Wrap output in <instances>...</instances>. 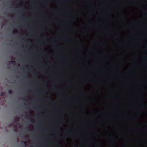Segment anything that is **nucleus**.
<instances>
[{"label":"nucleus","instance_id":"obj_13","mask_svg":"<svg viewBox=\"0 0 147 147\" xmlns=\"http://www.w3.org/2000/svg\"><path fill=\"white\" fill-rule=\"evenodd\" d=\"M24 143L25 144H27V142H26V141H25L24 142Z\"/></svg>","mask_w":147,"mask_h":147},{"label":"nucleus","instance_id":"obj_1","mask_svg":"<svg viewBox=\"0 0 147 147\" xmlns=\"http://www.w3.org/2000/svg\"><path fill=\"white\" fill-rule=\"evenodd\" d=\"M64 30H66L69 29H71L74 30H77L79 29V28L78 27H64L63 28Z\"/></svg>","mask_w":147,"mask_h":147},{"label":"nucleus","instance_id":"obj_20","mask_svg":"<svg viewBox=\"0 0 147 147\" xmlns=\"http://www.w3.org/2000/svg\"><path fill=\"white\" fill-rule=\"evenodd\" d=\"M60 92H62L61 91H60Z\"/></svg>","mask_w":147,"mask_h":147},{"label":"nucleus","instance_id":"obj_14","mask_svg":"<svg viewBox=\"0 0 147 147\" xmlns=\"http://www.w3.org/2000/svg\"><path fill=\"white\" fill-rule=\"evenodd\" d=\"M22 26V25H20V26H18V27H20V26Z\"/></svg>","mask_w":147,"mask_h":147},{"label":"nucleus","instance_id":"obj_4","mask_svg":"<svg viewBox=\"0 0 147 147\" xmlns=\"http://www.w3.org/2000/svg\"><path fill=\"white\" fill-rule=\"evenodd\" d=\"M123 28L125 29H128L129 28V26L127 25H124L123 26Z\"/></svg>","mask_w":147,"mask_h":147},{"label":"nucleus","instance_id":"obj_15","mask_svg":"<svg viewBox=\"0 0 147 147\" xmlns=\"http://www.w3.org/2000/svg\"><path fill=\"white\" fill-rule=\"evenodd\" d=\"M129 73H131V71H129Z\"/></svg>","mask_w":147,"mask_h":147},{"label":"nucleus","instance_id":"obj_6","mask_svg":"<svg viewBox=\"0 0 147 147\" xmlns=\"http://www.w3.org/2000/svg\"><path fill=\"white\" fill-rule=\"evenodd\" d=\"M5 95V93L4 92H2L1 93L0 95L1 96H3Z\"/></svg>","mask_w":147,"mask_h":147},{"label":"nucleus","instance_id":"obj_17","mask_svg":"<svg viewBox=\"0 0 147 147\" xmlns=\"http://www.w3.org/2000/svg\"><path fill=\"white\" fill-rule=\"evenodd\" d=\"M26 137H27V136H25V138H26Z\"/></svg>","mask_w":147,"mask_h":147},{"label":"nucleus","instance_id":"obj_9","mask_svg":"<svg viewBox=\"0 0 147 147\" xmlns=\"http://www.w3.org/2000/svg\"><path fill=\"white\" fill-rule=\"evenodd\" d=\"M30 121L32 123H33L34 122V121L33 120L30 119Z\"/></svg>","mask_w":147,"mask_h":147},{"label":"nucleus","instance_id":"obj_11","mask_svg":"<svg viewBox=\"0 0 147 147\" xmlns=\"http://www.w3.org/2000/svg\"><path fill=\"white\" fill-rule=\"evenodd\" d=\"M108 31L109 32H111L112 31V29H109L108 30Z\"/></svg>","mask_w":147,"mask_h":147},{"label":"nucleus","instance_id":"obj_18","mask_svg":"<svg viewBox=\"0 0 147 147\" xmlns=\"http://www.w3.org/2000/svg\"><path fill=\"white\" fill-rule=\"evenodd\" d=\"M42 30H43V28H42Z\"/></svg>","mask_w":147,"mask_h":147},{"label":"nucleus","instance_id":"obj_10","mask_svg":"<svg viewBox=\"0 0 147 147\" xmlns=\"http://www.w3.org/2000/svg\"><path fill=\"white\" fill-rule=\"evenodd\" d=\"M30 30H31V31H33V29L32 28H31L30 29Z\"/></svg>","mask_w":147,"mask_h":147},{"label":"nucleus","instance_id":"obj_3","mask_svg":"<svg viewBox=\"0 0 147 147\" xmlns=\"http://www.w3.org/2000/svg\"><path fill=\"white\" fill-rule=\"evenodd\" d=\"M18 129V126L17 125H14V130L16 132L17 131Z\"/></svg>","mask_w":147,"mask_h":147},{"label":"nucleus","instance_id":"obj_21","mask_svg":"<svg viewBox=\"0 0 147 147\" xmlns=\"http://www.w3.org/2000/svg\"><path fill=\"white\" fill-rule=\"evenodd\" d=\"M132 119H134V118Z\"/></svg>","mask_w":147,"mask_h":147},{"label":"nucleus","instance_id":"obj_2","mask_svg":"<svg viewBox=\"0 0 147 147\" xmlns=\"http://www.w3.org/2000/svg\"><path fill=\"white\" fill-rule=\"evenodd\" d=\"M19 121V118H16L14 121V123L16 124H17V123Z\"/></svg>","mask_w":147,"mask_h":147},{"label":"nucleus","instance_id":"obj_5","mask_svg":"<svg viewBox=\"0 0 147 147\" xmlns=\"http://www.w3.org/2000/svg\"><path fill=\"white\" fill-rule=\"evenodd\" d=\"M8 93L9 94H12L13 93V91L12 90H9L8 91Z\"/></svg>","mask_w":147,"mask_h":147},{"label":"nucleus","instance_id":"obj_19","mask_svg":"<svg viewBox=\"0 0 147 147\" xmlns=\"http://www.w3.org/2000/svg\"><path fill=\"white\" fill-rule=\"evenodd\" d=\"M145 59H146L147 58L146 57H145Z\"/></svg>","mask_w":147,"mask_h":147},{"label":"nucleus","instance_id":"obj_7","mask_svg":"<svg viewBox=\"0 0 147 147\" xmlns=\"http://www.w3.org/2000/svg\"><path fill=\"white\" fill-rule=\"evenodd\" d=\"M141 30L143 31H145L147 30V28H143L140 29Z\"/></svg>","mask_w":147,"mask_h":147},{"label":"nucleus","instance_id":"obj_12","mask_svg":"<svg viewBox=\"0 0 147 147\" xmlns=\"http://www.w3.org/2000/svg\"><path fill=\"white\" fill-rule=\"evenodd\" d=\"M13 124H10L9 125V127H11V126H13Z\"/></svg>","mask_w":147,"mask_h":147},{"label":"nucleus","instance_id":"obj_16","mask_svg":"<svg viewBox=\"0 0 147 147\" xmlns=\"http://www.w3.org/2000/svg\"><path fill=\"white\" fill-rule=\"evenodd\" d=\"M144 105L145 106V107H146V105Z\"/></svg>","mask_w":147,"mask_h":147},{"label":"nucleus","instance_id":"obj_8","mask_svg":"<svg viewBox=\"0 0 147 147\" xmlns=\"http://www.w3.org/2000/svg\"><path fill=\"white\" fill-rule=\"evenodd\" d=\"M9 63H11L12 64H13L15 63V61H14L11 60V61H9Z\"/></svg>","mask_w":147,"mask_h":147}]
</instances>
